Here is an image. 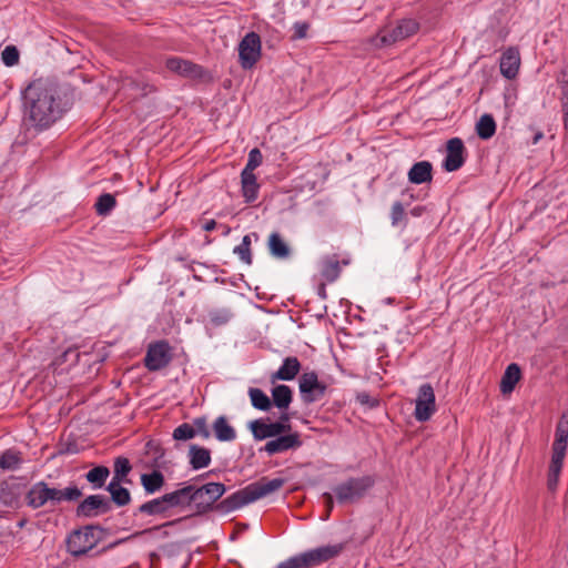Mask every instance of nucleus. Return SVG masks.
Segmentation results:
<instances>
[{"label":"nucleus","instance_id":"f257e3e1","mask_svg":"<svg viewBox=\"0 0 568 568\" xmlns=\"http://www.w3.org/2000/svg\"><path fill=\"white\" fill-rule=\"evenodd\" d=\"M74 103L69 84L53 79H37L22 91L23 125L27 133L38 134L52 128Z\"/></svg>","mask_w":568,"mask_h":568},{"label":"nucleus","instance_id":"f03ea898","mask_svg":"<svg viewBox=\"0 0 568 568\" xmlns=\"http://www.w3.org/2000/svg\"><path fill=\"white\" fill-rule=\"evenodd\" d=\"M343 550L342 545H326L296 554L275 568H316L336 558Z\"/></svg>","mask_w":568,"mask_h":568},{"label":"nucleus","instance_id":"7ed1b4c3","mask_svg":"<svg viewBox=\"0 0 568 568\" xmlns=\"http://www.w3.org/2000/svg\"><path fill=\"white\" fill-rule=\"evenodd\" d=\"M376 478L373 475L348 477L333 487V493L339 505H353L363 500L374 487Z\"/></svg>","mask_w":568,"mask_h":568},{"label":"nucleus","instance_id":"20e7f679","mask_svg":"<svg viewBox=\"0 0 568 568\" xmlns=\"http://www.w3.org/2000/svg\"><path fill=\"white\" fill-rule=\"evenodd\" d=\"M104 529L99 525H87L74 529L67 538V549L73 557H81L102 539Z\"/></svg>","mask_w":568,"mask_h":568},{"label":"nucleus","instance_id":"39448f33","mask_svg":"<svg viewBox=\"0 0 568 568\" xmlns=\"http://www.w3.org/2000/svg\"><path fill=\"white\" fill-rule=\"evenodd\" d=\"M226 491V487L222 483H207L201 487L193 486V504L197 514H205L215 509V503Z\"/></svg>","mask_w":568,"mask_h":568},{"label":"nucleus","instance_id":"423d86ee","mask_svg":"<svg viewBox=\"0 0 568 568\" xmlns=\"http://www.w3.org/2000/svg\"><path fill=\"white\" fill-rule=\"evenodd\" d=\"M419 29V23L414 19H403L394 28H384L377 36L378 45H390L405 40L415 34Z\"/></svg>","mask_w":568,"mask_h":568},{"label":"nucleus","instance_id":"0eeeda50","mask_svg":"<svg viewBox=\"0 0 568 568\" xmlns=\"http://www.w3.org/2000/svg\"><path fill=\"white\" fill-rule=\"evenodd\" d=\"M302 400L311 404L320 400L326 393L327 385L318 379L315 372L303 373L298 381Z\"/></svg>","mask_w":568,"mask_h":568},{"label":"nucleus","instance_id":"6e6552de","mask_svg":"<svg viewBox=\"0 0 568 568\" xmlns=\"http://www.w3.org/2000/svg\"><path fill=\"white\" fill-rule=\"evenodd\" d=\"M165 67L169 71L186 79L199 81L210 79L209 72L202 65L179 57L169 58Z\"/></svg>","mask_w":568,"mask_h":568},{"label":"nucleus","instance_id":"1a4fd4ad","mask_svg":"<svg viewBox=\"0 0 568 568\" xmlns=\"http://www.w3.org/2000/svg\"><path fill=\"white\" fill-rule=\"evenodd\" d=\"M415 405L414 417L420 423L429 420L436 412L435 393L429 383L419 386Z\"/></svg>","mask_w":568,"mask_h":568},{"label":"nucleus","instance_id":"9d476101","mask_svg":"<svg viewBox=\"0 0 568 568\" xmlns=\"http://www.w3.org/2000/svg\"><path fill=\"white\" fill-rule=\"evenodd\" d=\"M261 57V38L255 32H248L239 44L240 64L251 69Z\"/></svg>","mask_w":568,"mask_h":568},{"label":"nucleus","instance_id":"9b49d317","mask_svg":"<svg viewBox=\"0 0 568 568\" xmlns=\"http://www.w3.org/2000/svg\"><path fill=\"white\" fill-rule=\"evenodd\" d=\"M171 347L166 341H160L149 345L144 357V365L151 372L166 367L171 359Z\"/></svg>","mask_w":568,"mask_h":568},{"label":"nucleus","instance_id":"f8f14e48","mask_svg":"<svg viewBox=\"0 0 568 568\" xmlns=\"http://www.w3.org/2000/svg\"><path fill=\"white\" fill-rule=\"evenodd\" d=\"M58 494V488H51L47 483L38 481L31 486L27 493L26 499L28 506L37 509L44 506L47 503H51L52 505L59 504Z\"/></svg>","mask_w":568,"mask_h":568},{"label":"nucleus","instance_id":"ddd939ff","mask_svg":"<svg viewBox=\"0 0 568 568\" xmlns=\"http://www.w3.org/2000/svg\"><path fill=\"white\" fill-rule=\"evenodd\" d=\"M112 505L110 499L104 495H90L77 506L75 514L78 517L93 518L111 511Z\"/></svg>","mask_w":568,"mask_h":568},{"label":"nucleus","instance_id":"4468645a","mask_svg":"<svg viewBox=\"0 0 568 568\" xmlns=\"http://www.w3.org/2000/svg\"><path fill=\"white\" fill-rule=\"evenodd\" d=\"M302 445L301 434L293 432L277 435L273 439H270L260 450L273 456L291 449H298Z\"/></svg>","mask_w":568,"mask_h":568},{"label":"nucleus","instance_id":"2eb2a0df","mask_svg":"<svg viewBox=\"0 0 568 568\" xmlns=\"http://www.w3.org/2000/svg\"><path fill=\"white\" fill-rule=\"evenodd\" d=\"M466 148L460 138H452L446 143V156L443 168L447 172L459 170L465 163Z\"/></svg>","mask_w":568,"mask_h":568},{"label":"nucleus","instance_id":"dca6fc26","mask_svg":"<svg viewBox=\"0 0 568 568\" xmlns=\"http://www.w3.org/2000/svg\"><path fill=\"white\" fill-rule=\"evenodd\" d=\"M255 501L252 490L247 485L245 488L235 491L215 505V510L222 514L234 511L250 503Z\"/></svg>","mask_w":568,"mask_h":568},{"label":"nucleus","instance_id":"f3484780","mask_svg":"<svg viewBox=\"0 0 568 568\" xmlns=\"http://www.w3.org/2000/svg\"><path fill=\"white\" fill-rule=\"evenodd\" d=\"M248 428L252 432L254 439L263 440L266 438H274L277 435L284 434L282 423H266L263 419H255L250 422Z\"/></svg>","mask_w":568,"mask_h":568},{"label":"nucleus","instance_id":"a211bd4d","mask_svg":"<svg viewBox=\"0 0 568 568\" xmlns=\"http://www.w3.org/2000/svg\"><path fill=\"white\" fill-rule=\"evenodd\" d=\"M520 65L519 51L516 48H508L500 58V73L506 79L516 78Z\"/></svg>","mask_w":568,"mask_h":568},{"label":"nucleus","instance_id":"6ab92c4d","mask_svg":"<svg viewBox=\"0 0 568 568\" xmlns=\"http://www.w3.org/2000/svg\"><path fill=\"white\" fill-rule=\"evenodd\" d=\"M284 484L285 479L283 478L267 479L266 477H263L260 480L250 484L248 486L252 490L253 498L257 500L281 489Z\"/></svg>","mask_w":568,"mask_h":568},{"label":"nucleus","instance_id":"aec40b11","mask_svg":"<svg viewBox=\"0 0 568 568\" xmlns=\"http://www.w3.org/2000/svg\"><path fill=\"white\" fill-rule=\"evenodd\" d=\"M164 501L169 508L185 507L193 504V485L184 486L171 493L164 494Z\"/></svg>","mask_w":568,"mask_h":568},{"label":"nucleus","instance_id":"412c9836","mask_svg":"<svg viewBox=\"0 0 568 568\" xmlns=\"http://www.w3.org/2000/svg\"><path fill=\"white\" fill-rule=\"evenodd\" d=\"M407 176L413 184L429 183L433 180V165L428 161L416 162L408 171Z\"/></svg>","mask_w":568,"mask_h":568},{"label":"nucleus","instance_id":"4be33fe9","mask_svg":"<svg viewBox=\"0 0 568 568\" xmlns=\"http://www.w3.org/2000/svg\"><path fill=\"white\" fill-rule=\"evenodd\" d=\"M301 371V363L297 357L290 356L283 361L281 367L272 375V382L280 381H292Z\"/></svg>","mask_w":568,"mask_h":568},{"label":"nucleus","instance_id":"5701e85b","mask_svg":"<svg viewBox=\"0 0 568 568\" xmlns=\"http://www.w3.org/2000/svg\"><path fill=\"white\" fill-rule=\"evenodd\" d=\"M521 378V369H520V366L516 363H511L509 364L503 376H501V381H500V392L503 395H507V394H510L515 387H516V384L520 381Z\"/></svg>","mask_w":568,"mask_h":568},{"label":"nucleus","instance_id":"b1692460","mask_svg":"<svg viewBox=\"0 0 568 568\" xmlns=\"http://www.w3.org/2000/svg\"><path fill=\"white\" fill-rule=\"evenodd\" d=\"M169 510L170 508L168 503L164 501V495H162L161 497L151 499L140 505L136 511H134V516L138 514H143L148 516L168 517Z\"/></svg>","mask_w":568,"mask_h":568},{"label":"nucleus","instance_id":"393cba45","mask_svg":"<svg viewBox=\"0 0 568 568\" xmlns=\"http://www.w3.org/2000/svg\"><path fill=\"white\" fill-rule=\"evenodd\" d=\"M189 463L195 470L207 467L211 464V450L196 444L190 445Z\"/></svg>","mask_w":568,"mask_h":568},{"label":"nucleus","instance_id":"a878e982","mask_svg":"<svg viewBox=\"0 0 568 568\" xmlns=\"http://www.w3.org/2000/svg\"><path fill=\"white\" fill-rule=\"evenodd\" d=\"M123 481H110L105 487L110 494L111 504L114 503L118 507H124L131 503V494L128 488L122 486Z\"/></svg>","mask_w":568,"mask_h":568},{"label":"nucleus","instance_id":"bb28decb","mask_svg":"<svg viewBox=\"0 0 568 568\" xmlns=\"http://www.w3.org/2000/svg\"><path fill=\"white\" fill-rule=\"evenodd\" d=\"M242 195L246 203H253L258 196L260 185L254 173H241Z\"/></svg>","mask_w":568,"mask_h":568},{"label":"nucleus","instance_id":"cd10ccee","mask_svg":"<svg viewBox=\"0 0 568 568\" xmlns=\"http://www.w3.org/2000/svg\"><path fill=\"white\" fill-rule=\"evenodd\" d=\"M267 247L271 255L275 258H287L291 255V248L278 232H273L268 236Z\"/></svg>","mask_w":568,"mask_h":568},{"label":"nucleus","instance_id":"c85d7f7f","mask_svg":"<svg viewBox=\"0 0 568 568\" xmlns=\"http://www.w3.org/2000/svg\"><path fill=\"white\" fill-rule=\"evenodd\" d=\"M212 429L217 440L232 442L236 438V432L233 426L229 424L226 416H219L212 425Z\"/></svg>","mask_w":568,"mask_h":568},{"label":"nucleus","instance_id":"c756f323","mask_svg":"<svg viewBox=\"0 0 568 568\" xmlns=\"http://www.w3.org/2000/svg\"><path fill=\"white\" fill-rule=\"evenodd\" d=\"M557 83L560 87V103L564 114V128L568 132V65H565L557 75Z\"/></svg>","mask_w":568,"mask_h":568},{"label":"nucleus","instance_id":"7c9ffc66","mask_svg":"<svg viewBox=\"0 0 568 568\" xmlns=\"http://www.w3.org/2000/svg\"><path fill=\"white\" fill-rule=\"evenodd\" d=\"M165 484L164 475L160 470H153L141 475V485L146 494H155L161 490Z\"/></svg>","mask_w":568,"mask_h":568},{"label":"nucleus","instance_id":"2f4dec72","mask_svg":"<svg viewBox=\"0 0 568 568\" xmlns=\"http://www.w3.org/2000/svg\"><path fill=\"white\" fill-rule=\"evenodd\" d=\"M568 447V424L558 423L555 433V442L552 444L554 456H566Z\"/></svg>","mask_w":568,"mask_h":568},{"label":"nucleus","instance_id":"473e14b6","mask_svg":"<svg viewBox=\"0 0 568 568\" xmlns=\"http://www.w3.org/2000/svg\"><path fill=\"white\" fill-rule=\"evenodd\" d=\"M272 398L278 409H287L293 399L292 389L287 385H276L272 389Z\"/></svg>","mask_w":568,"mask_h":568},{"label":"nucleus","instance_id":"72a5a7b5","mask_svg":"<svg viewBox=\"0 0 568 568\" xmlns=\"http://www.w3.org/2000/svg\"><path fill=\"white\" fill-rule=\"evenodd\" d=\"M476 133L481 140H489L496 133V122L491 114H483L476 123Z\"/></svg>","mask_w":568,"mask_h":568},{"label":"nucleus","instance_id":"f704fd0d","mask_svg":"<svg viewBox=\"0 0 568 568\" xmlns=\"http://www.w3.org/2000/svg\"><path fill=\"white\" fill-rule=\"evenodd\" d=\"M109 476L110 469L103 465L93 467L84 475L85 479L92 485L93 489H100L104 487Z\"/></svg>","mask_w":568,"mask_h":568},{"label":"nucleus","instance_id":"c9c22d12","mask_svg":"<svg viewBox=\"0 0 568 568\" xmlns=\"http://www.w3.org/2000/svg\"><path fill=\"white\" fill-rule=\"evenodd\" d=\"M341 274V266L337 257L335 255L325 257L322 261L321 275L327 282H334L338 278Z\"/></svg>","mask_w":568,"mask_h":568},{"label":"nucleus","instance_id":"e433bc0d","mask_svg":"<svg viewBox=\"0 0 568 568\" xmlns=\"http://www.w3.org/2000/svg\"><path fill=\"white\" fill-rule=\"evenodd\" d=\"M564 458L561 456H551V462L549 465L547 487L549 490H555L558 486L559 475L562 468Z\"/></svg>","mask_w":568,"mask_h":568},{"label":"nucleus","instance_id":"4c0bfd02","mask_svg":"<svg viewBox=\"0 0 568 568\" xmlns=\"http://www.w3.org/2000/svg\"><path fill=\"white\" fill-rule=\"evenodd\" d=\"M252 406L260 410H270L272 402L270 397L260 388L251 387L248 389Z\"/></svg>","mask_w":568,"mask_h":568},{"label":"nucleus","instance_id":"58836bf2","mask_svg":"<svg viewBox=\"0 0 568 568\" xmlns=\"http://www.w3.org/2000/svg\"><path fill=\"white\" fill-rule=\"evenodd\" d=\"M115 205L116 200L114 195L111 193H103L98 197L94 207L98 215L106 216L111 213Z\"/></svg>","mask_w":568,"mask_h":568},{"label":"nucleus","instance_id":"ea45409f","mask_svg":"<svg viewBox=\"0 0 568 568\" xmlns=\"http://www.w3.org/2000/svg\"><path fill=\"white\" fill-rule=\"evenodd\" d=\"M22 463L19 452L7 449L0 455V468L7 470H16Z\"/></svg>","mask_w":568,"mask_h":568},{"label":"nucleus","instance_id":"a19ab883","mask_svg":"<svg viewBox=\"0 0 568 568\" xmlns=\"http://www.w3.org/2000/svg\"><path fill=\"white\" fill-rule=\"evenodd\" d=\"M114 470L111 481H124L130 474L132 466L126 457L119 456L114 459Z\"/></svg>","mask_w":568,"mask_h":568},{"label":"nucleus","instance_id":"79ce46f5","mask_svg":"<svg viewBox=\"0 0 568 568\" xmlns=\"http://www.w3.org/2000/svg\"><path fill=\"white\" fill-rule=\"evenodd\" d=\"M234 314L231 311V308H214L209 312V317L211 323L214 326H222L227 324L232 318Z\"/></svg>","mask_w":568,"mask_h":568},{"label":"nucleus","instance_id":"37998d69","mask_svg":"<svg viewBox=\"0 0 568 568\" xmlns=\"http://www.w3.org/2000/svg\"><path fill=\"white\" fill-rule=\"evenodd\" d=\"M18 503V495L13 488L7 483H0V505L12 507Z\"/></svg>","mask_w":568,"mask_h":568},{"label":"nucleus","instance_id":"c03bdc74","mask_svg":"<svg viewBox=\"0 0 568 568\" xmlns=\"http://www.w3.org/2000/svg\"><path fill=\"white\" fill-rule=\"evenodd\" d=\"M195 435L196 430L194 426L189 423H183L173 430L172 437L175 440H189L194 438Z\"/></svg>","mask_w":568,"mask_h":568},{"label":"nucleus","instance_id":"a18cd8bd","mask_svg":"<svg viewBox=\"0 0 568 568\" xmlns=\"http://www.w3.org/2000/svg\"><path fill=\"white\" fill-rule=\"evenodd\" d=\"M59 504L62 501H77L82 497V491L77 486H69L64 489H59Z\"/></svg>","mask_w":568,"mask_h":568},{"label":"nucleus","instance_id":"49530a36","mask_svg":"<svg viewBox=\"0 0 568 568\" xmlns=\"http://www.w3.org/2000/svg\"><path fill=\"white\" fill-rule=\"evenodd\" d=\"M145 448L148 454L153 455L154 466L161 467L163 464L161 459L164 457V449L161 445L154 440H149Z\"/></svg>","mask_w":568,"mask_h":568},{"label":"nucleus","instance_id":"de8ad7c7","mask_svg":"<svg viewBox=\"0 0 568 568\" xmlns=\"http://www.w3.org/2000/svg\"><path fill=\"white\" fill-rule=\"evenodd\" d=\"M2 62L7 67H13L19 62V50L14 45H7L1 53Z\"/></svg>","mask_w":568,"mask_h":568},{"label":"nucleus","instance_id":"09e8293b","mask_svg":"<svg viewBox=\"0 0 568 568\" xmlns=\"http://www.w3.org/2000/svg\"><path fill=\"white\" fill-rule=\"evenodd\" d=\"M262 153L257 148H254L248 153V160L243 169V172L254 173V170L262 163Z\"/></svg>","mask_w":568,"mask_h":568},{"label":"nucleus","instance_id":"8fccbe9b","mask_svg":"<svg viewBox=\"0 0 568 568\" xmlns=\"http://www.w3.org/2000/svg\"><path fill=\"white\" fill-rule=\"evenodd\" d=\"M191 425L194 426L196 435L199 434L204 439H209L211 437V432L205 416L194 418Z\"/></svg>","mask_w":568,"mask_h":568},{"label":"nucleus","instance_id":"3c124183","mask_svg":"<svg viewBox=\"0 0 568 568\" xmlns=\"http://www.w3.org/2000/svg\"><path fill=\"white\" fill-rule=\"evenodd\" d=\"M405 219V209L400 202H395L390 210L392 225H398Z\"/></svg>","mask_w":568,"mask_h":568},{"label":"nucleus","instance_id":"603ef678","mask_svg":"<svg viewBox=\"0 0 568 568\" xmlns=\"http://www.w3.org/2000/svg\"><path fill=\"white\" fill-rule=\"evenodd\" d=\"M233 253L236 254L243 263L247 265L252 264L253 257L251 248L240 244L234 247Z\"/></svg>","mask_w":568,"mask_h":568},{"label":"nucleus","instance_id":"864d4df0","mask_svg":"<svg viewBox=\"0 0 568 568\" xmlns=\"http://www.w3.org/2000/svg\"><path fill=\"white\" fill-rule=\"evenodd\" d=\"M356 399L358 403H361L362 405H366L368 407H376L379 405V402L378 399L376 398H373L368 393L366 392H362V393H358L357 396H356Z\"/></svg>","mask_w":568,"mask_h":568},{"label":"nucleus","instance_id":"5fc2aeb1","mask_svg":"<svg viewBox=\"0 0 568 568\" xmlns=\"http://www.w3.org/2000/svg\"><path fill=\"white\" fill-rule=\"evenodd\" d=\"M310 24L307 22H295L293 26V39H304L307 36Z\"/></svg>","mask_w":568,"mask_h":568},{"label":"nucleus","instance_id":"6e6d98bb","mask_svg":"<svg viewBox=\"0 0 568 568\" xmlns=\"http://www.w3.org/2000/svg\"><path fill=\"white\" fill-rule=\"evenodd\" d=\"M59 361H60V363H65V362L71 361L72 364H75L79 361V353L77 352V349L69 348L62 353Z\"/></svg>","mask_w":568,"mask_h":568},{"label":"nucleus","instance_id":"4d7b16f0","mask_svg":"<svg viewBox=\"0 0 568 568\" xmlns=\"http://www.w3.org/2000/svg\"><path fill=\"white\" fill-rule=\"evenodd\" d=\"M322 498H323L325 509H326L325 516L323 517V519H327L334 508L333 495L331 493H324L322 495Z\"/></svg>","mask_w":568,"mask_h":568},{"label":"nucleus","instance_id":"13d9d810","mask_svg":"<svg viewBox=\"0 0 568 568\" xmlns=\"http://www.w3.org/2000/svg\"><path fill=\"white\" fill-rule=\"evenodd\" d=\"M290 420H291L290 415L287 413H282L275 423H282V425L284 427V434H285V433H292L291 432L292 425H291Z\"/></svg>","mask_w":568,"mask_h":568},{"label":"nucleus","instance_id":"bf43d9fd","mask_svg":"<svg viewBox=\"0 0 568 568\" xmlns=\"http://www.w3.org/2000/svg\"><path fill=\"white\" fill-rule=\"evenodd\" d=\"M186 519H189L187 516L186 517H181V518H178V519H174V520H170V521H166V523H164V524H162L160 526L154 527V529H161L163 527H173V526H176V525L183 523Z\"/></svg>","mask_w":568,"mask_h":568},{"label":"nucleus","instance_id":"052dcab7","mask_svg":"<svg viewBox=\"0 0 568 568\" xmlns=\"http://www.w3.org/2000/svg\"><path fill=\"white\" fill-rule=\"evenodd\" d=\"M252 236H253L255 240H258V234H257V233H255V232H253V233H251V234H247V235L243 236V239H242V243H241V244H242V245H244V246H246V247H248V248H251V237H252Z\"/></svg>","mask_w":568,"mask_h":568},{"label":"nucleus","instance_id":"680f3d73","mask_svg":"<svg viewBox=\"0 0 568 568\" xmlns=\"http://www.w3.org/2000/svg\"><path fill=\"white\" fill-rule=\"evenodd\" d=\"M215 227H216V222H215V220H209V221L203 225V230H204V231H206V232H211V231H213Z\"/></svg>","mask_w":568,"mask_h":568},{"label":"nucleus","instance_id":"e2e57ef3","mask_svg":"<svg viewBox=\"0 0 568 568\" xmlns=\"http://www.w3.org/2000/svg\"><path fill=\"white\" fill-rule=\"evenodd\" d=\"M424 211H425V207H424V206H415V207L410 211V213H412V215H414V216H420V215L424 213Z\"/></svg>","mask_w":568,"mask_h":568},{"label":"nucleus","instance_id":"0e129e2a","mask_svg":"<svg viewBox=\"0 0 568 568\" xmlns=\"http://www.w3.org/2000/svg\"><path fill=\"white\" fill-rule=\"evenodd\" d=\"M318 295H320L323 300H325V298L327 297L326 287H325V284H324V283L320 284V286H318Z\"/></svg>","mask_w":568,"mask_h":568},{"label":"nucleus","instance_id":"69168bd1","mask_svg":"<svg viewBox=\"0 0 568 568\" xmlns=\"http://www.w3.org/2000/svg\"><path fill=\"white\" fill-rule=\"evenodd\" d=\"M544 134L541 132H537L532 138V144H537L541 139Z\"/></svg>","mask_w":568,"mask_h":568},{"label":"nucleus","instance_id":"338daca9","mask_svg":"<svg viewBox=\"0 0 568 568\" xmlns=\"http://www.w3.org/2000/svg\"><path fill=\"white\" fill-rule=\"evenodd\" d=\"M63 452H64V453L74 454V453H77V449H75L73 446L69 445V446L67 447V449H65V450H63Z\"/></svg>","mask_w":568,"mask_h":568},{"label":"nucleus","instance_id":"774afa93","mask_svg":"<svg viewBox=\"0 0 568 568\" xmlns=\"http://www.w3.org/2000/svg\"><path fill=\"white\" fill-rule=\"evenodd\" d=\"M230 231H231L230 227H226L224 234L227 235L230 233Z\"/></svg>","mask_w":568,"mask_h":568}]
</instances>
